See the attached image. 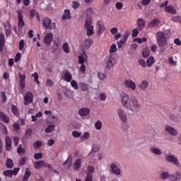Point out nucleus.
Returning a JSON list of instances; mask_svg holds the SVG:
<instances>
[{"instance_id": "1", "label": "nucleus", "mask_w": 181, "mask_h": 181, "mask_svg": "<svg viewBox=\"0 0 181 181\" xmlns=\"http://www.w3.org/2000/svg\"><path fill=\"white\" fill-rule=\"evenodd\" d=\"M94 13L93 8H87L83 13V16L86 17V20L84 24V28L87 30V36H93L94 35V25H93V21H91V16Z\"/></svg>"}, {"instance_id": "2", "label": "nucleus", "mask_w": 181, "mask_h": 181, "mask_svg": "<svg viewBox=\"0 0 181 181\" xmlns=\"http://www.w3.org/2000/svg\"><path fill=\"white\" fill-rule=\"evenodd\" d=\"M170 37V31H159L157 33L156 40L159 47H162V52H165V47L168 46V39Z\"/></svg>"}, {"instance_id": "3", "label": "nucleus", "mask_w": 181, "mask_h": 181, "mask_svg": "<svg viewBox=\"0 0 181 181\" xmlns=\"http://www.w3.org/2000/svg\"><path fill=\"white\" fill-rule=\"evenodd\" d=\"M141 107H142V105H141L139 100H138V98H136L135 96L132 97L130 107L128 108V110H130L132 112H138L141 110Z\"/></svg>"}, {"instance_id": "4", "label": "nucleus", "mask_w": 181, "mask_h": 181, "mask_svg": "<svg viewBox=\"0 0 181 181\" xmlns=\"http://www.w3.org/2000/svg\"><path fill=\"white\" fill-rule=\"evenodd\" d=\"M105 69L110 70V69H112L114 67V64H115V55L112 54H110L105 59Z\"/></svg>"}, {"instance_id": "5", "label": "nucleus", "mask_w": 181, "mask_h": 181, "mask_svg": "<svg viewBox=\"0 0 181 181\" xmlns=\"http://www.w3.org/2000/svg\"><path fill=\"white\" fill-rule=\"evenodd\" d=\"M42 25L44 28H46V29H56V23H52V20L47 17L44 18L42 21Z\"/></svg>"}, {"instance_id": "6", "label": "nucleus", "mask_w": 181, "mask_h": 181, "mask_svg": "<svg viewBox=\"0 0 181 181\" xmlns=\"http://www.w3.org/2000/svg\"><path fill=\"white\" fill-rule=\"evenodd\" d=\"M34 168L35 169H40V168H47L48 169H53L52 168V165L43 160L36 161L34 164Z\"/></svg>"}, {"instance_id": "7", "label": "nucleus", "mask_w": 181, "mask_h": 181, "mask_svg": "<svg viewBox=\"0 0 181 181\" xmlns=\"http://www.w3.org/2000/svg\"><path fill=\"white\" fill-rule=\"evenodd\" d=\"M30 103H33V93L30 91H28L24 96V104L25 105H29Z\"/></svg>"}, {"instance_id": "8", "label": "nucleus", "mask_w": 181, "mask_h": 181, "mask_svg": "<svg viewBox=\"0 0 181 181\" xmlns=\"http://www.w3.org/2000/svg\"><path fill=\"white\" fill-rule=\"evenodd\" d=\"M165 160L170 163H173V165H175V166H179V160H177V157L173 155H167L165 156Z\"/></svg>"}, {"instance_id": "9", "label": "nucleus", "mask_w": 181, "mask_h": 181, "mask_svg": "<svg viewBox=\"0 0 181 181\" xmlns=\"http://www.w3.org/2000/svg\"><path fill=\"white\" fill-rule=\"evenodd\" d=\"M122 104L124 108H128L131 107V99H129V95H126L122 98Z\"/></svg>"}, {"instance_id": "10", "label": "nucleus", "mask_w": 181, "mask_h": 181, "mask_svg": "<svg viewBox=\"0 0 181 181\" xmlns=\"http://www.w3.org/2000/svg\"><path fill=\"white\" fill-rule=\"evenodd\" d=\"M110 169L112 173L114 175H116L117 176H119V175H121V169H119L115 163L111 164Z\"/></svg>"}, {"instance_id": "11", "label": "nucleus", "mask_w": 181, "mask_h": 181, "mask_svg": "<svg viewBox=\"0 0 181 181\" xmlns=\"http://www.w3.org/2000/svg\"><path fill=\"white\" fill-rule=\"evenodd\" d=\"M165 130L167 132H168V134H170V135H172L173 136H177V135H179V132L170 126H168L165 128Z\"/></svg>"}, {"instance_id": "12", "label": "nucleus", "mask_w": 181, "mask_h": 181, "mask_svg": "<svg viewBox=\"0 0 181 181\" xmlns=\"http://www.w3.org/2000/svg\"><path fill=\"white\" fill-rule=\"evenodd\" d=\"M118 114L121 121L125 124L127 122V115H125V111L124 110L119 109Z\"/></svg>"}, {"instance_id": "13", "label": "nucleus", "mask_w": 181, "mask_h": 181, "mask_svg": "<svg viewBox=\"0 0 181 181\" xmlns=\"http://www.w3.org/2000/svg\"><path fill=\"white\" fill-rule=\"evenodd\" d=\"M73 160V156L70 154L67 160L63 163V166L65 169H69L71 166V162Z\"/></svg>"}, {"instance_id": "14", "label": "nucleus", "mask_w": 181, "mask_h": 181, "mask_svg": "<svg viewBox=\"0 0 181 181\" xmlns=\"http://www.w3.org/2000/svg\"><path fill=\"white\" fill-rule=\"evenodd\" d=\"M6 151H11L12 148V139L8 136H6Z\"/></svg>"}, {"instance_id": "15", "label": "nucleus", "mask_w": 181, "mask_h": 181, "mask_svg": "<svg viewBox=\"0 0 181 181\" xmlns=\"http://www.w3.org/2000/svg\"><path fill=\"white\" fill-rule=\"evenodd\" d=\"M124 85L128 87V88H131V90H135L136 88V85H135V82L131 80H126L124 82Z\"/></svg>"}, {"instance_id": "16", "label": "nucleus", "mask_w": 181, "mask_h": 181, "mask_svg": "<svg viewBox=\"0 0 181 181\" xmlns=\"http://www.w3.org/2000/svg\"><path fill=\"white\" fill-rule=\"evenodd\" d=\"M17 18L18 19L19 28H23V26H25V21H23V16H22V13H21V11H18Z\"/></svg>"}, {"instance_id": "17", "label": "nucleus", "mask_w": 181, "mask_h": 181, "mask_svg": "<svg viewBox=\"0 0 181 181\" xmlns=\"http://www.w3.org/2000/svg\"><path fill=\"white\" fill-rule=\"evenodd\" d=\"M145 25H146V23L144 18H139L137 20V29L139 30H142V29L145 28Z\"/></svg>"}, {"instance_id": "18", "label": "nucleus", "mask_w": 181, "mask_h": 181, "mask_svg": "<svg viewBox=\"0 0 181 181\" xmlns=\"http://www.w3.org/2000/svg\"><path fill=\"white\" fill-rule=\"evenodd\" d=\"M52 40H53V34L49 33L45 36L44 42L45 43H46V45H50Z\"/></svg>"}, {"instance_id": "19", "label": "nucleus", "mask_w": 181, "mask_h": 181, "mask_svg": "<svg viewBox=\"0 0 181 181\" xmlns=\"http://www.w3.org/2000/svg\"><path fill=\"white\" fill-rule=\"evenodd\" d=\"M128 36H129V35L128 34H125L124 35V37H122L119 42H117V47L119 49H121V47H122L123 45H125V43H127V39H128Z\"/></svg>"}, {"instance_id": "20", "label": "nucleus", "mask_w": 181, "mask_h": 181, "mask_svg": "<svg viewBox=\"0 0 181 181\" xmlns=\"http://www.w3.org/2000/svg\"><path fill=\"white\" fill-rule=\"evenodd\" d=\"M78 114L79 115H81V117H87V115L90 114V109H88V107H83L79 110Z\"/></svg>"}, {"instance_id": "21", "label": "nucleus", "mask_w": 181, "mask_h": 181, "mask_svg": "<svg viewBox=\"0 0 181 181\" xmlns=\"http://www.w3.org/2000/svg\"><path fill=\"white\" fill-rule=\"evenodd\" d=\"M149 87V82L148 81H143L139 85V88L142 91H145L146 88Z\"/></svg>"}, {"instance_id": "22", "label": "nucleus", "mask_w": 181, "mask_h": 181, "mask_svg": "<svg viewBox=\"0 0 181 181\" xmlns=\"http://www.w3.org/2000/svg\"><path fill=\"white\" fill-rule=\"evenodd\" d=\"M0 119L5 124H9V117L3 112H0Z\"/></svg>"}, {"instance_id": "23", "label": "nucleus", "mask_w": 181, "mask_h": 181, "mask_svg": "<svg viewBox=\"0 0 181 181\" xmlns=\"http://www.w3.org/2000/svg\"><path fill=\"white\" fill-rule=\"evenodd\" d=\"M165 9V12L168 13H172V15H175V13H176V8H173L172 6H166Z\"/></svg>"}, {"instance_id": "24", "label": "nucleus", "mask_w": 181, "mask_h": 181, "mask_svg": "<svg viewBox=\"0 0 181 181\" xmlns=\"http://www.w3.org/2000/svg\"><path fill=\"white\" fill-rule=\"evenodd\" d=\"M62 21H66V19H71V16H70V10L65 9L64 14L62 17Z\"/></svg>"}, {"instance_id": "25", "label": "nucleus", "mask_w": 181, "mask_h": 181, "mask_svg": "<svg viewBox=\"0 0 181 181\" xmlns=\"http://www.w3.org/2000/svg\"><path fill=\"white\" fill-rule=\"evenodd\" d=\"M98 28H99L98 35L99 36H101V35L103 34V32H104V23H103V21H99L98 22Z\"/></svg>"}, {"instance_id": "26", "label": "nucleus", "mask_w": 181, "mask_h": 181, "mask_svg": "<svg viewBox=\"0 0 181 181\" xmlns=\"http://www.w3.org/2000/svg\"><path fill=\"white\" fill-rule=\"evenodd\" d=\"M160 23V21H159L158 18H155L149 24H148V28H155V26H158Z\"/></svg>"}, {"instance_id": "27", "label": "nucleus", "mask_w": 181, "mask_h": 181, "mask_svg": "<svg viewBox=\"0 0 181 181\" xmlns=\"http://www.w3.org/2000/svg\"><path fill=\"white\" fill-rule=\"evenodd\" d=\"M64 78L65 81H67V83H70V81H71V80L73 79V76H71V74H70L69 71H66L64 75Z\"/></svg>"}, {"instance_id": "28", "label": "nucleus", "mask_w": 181, "mask_h": 181, "mask_svg": "<svg viewBox=\"0 0 181 181\" xmlns=\"http://www.w3.org/2000/svg\"><path fill=\"white\" fill-rule=\"evenodd\" d=\"M4 29L6 30V36H11V33H12V25H11V24H7L5 25Z\"/></svg>"}, {"instance_id": "29", "label": "nucleus", "mask_w": 181, "mask_h": 181, "mask_svg": "<svg viewBox=\"0 0 181 181\" xmlns=\"http://www.w3.org/2000/svg\"><path fill=\"white\" fill-rule=\"evenodd\" d=\"M81 91H88V85L83 82L78 83Z\"/></svg>"}, {"instance_id": "30", "label": "nucleus", "mask_w": 181, "mask_h": 181, "mask_svg": "<svg viewBox=\"0 0 181 181\" xmlns=\"http://www.w3.org/2000/svg\"><path fill=\"white\" fill-rule=\"evenodd\" d=\"M80 166H81V159H77L74 164V170H78L80 169Z\"/></svg>"}, {"instance_id": "31", "label": "nucleus", "mask_w": 181, "mask_h": 181, "mask_svg": "<svg viewBox=\"0 0 181 181\" xmlns=\"http://www.w3.org/2000/svg\"><path fill=\"white\" fill-rule=\"evenodd\" d=\"M6 166L8 169H12L13 168V160L11 158H7Z\"/></svg>"}, {"instance_id": "32", "label": "nucleus", "mask_w": 181, "mask_h": 181, "mask_svg": "<svg viewBox=\"0 0 181 181\" xmlns=\"http://www.w3.org/2000/svg\"><path fill=\"white\" fill-rule=\"evenodd\" d=\"M154 63L155 59L153 58V57H150L146 61L148 67H152V64H153Z\"/></svg>"}, {"instance_id": "33", "label": "nucleus", "mask_w": 181, "mask_h": 181, "mask_svg": "<svg viewBox=\"0 0 181 181\" xmlns=\"http://www.w3.org/2000/svg\"><path fill=\"white\" fill-rule=\"evenodd\" d=\"M151 151L152 153H154V155H162V151L159 148L151 147Z\"/></svg>"}, {"instance_id": "34", "label": "nucleus", "mask_w": 181, "mask_h": 181, "mask_svg": "<svg viewBox=\"0 0 181 181\" xmlns=\"http://www.w3.org/2000/svg\"><path fill=\"white\" fill-rule=\"evenodd\" d=\"M30 176V170H29V168H27L25 170V173L23 177V181H28V179H29V177Z\"/></svg>"}, {"instance_id": "35", "label": "nucleus", "mask_w": 181, "mask_h": 181, "mask_svg": "<svg viewBox=\"0 0 181 181\" xmlns=\"http://www.w3.org/2000/svg\"><path fill=\"white\" fill-rule=\"evenodd\" d=\"M42 145H43V143H42V141H37L33 144V148H35V149H39V148H42Z\"/></svg>"}, {"instance_id": "36", "label": "nucleus", "mask_w": 181, "mask_h": 181, "mask_svg": "<svg viewBox=\"0 0 181 181\" xmlns=\"http://www.w3.org/2000/svg\"><path fill=\"white\" fill-rule=\"evenodd\" d=\"M1 101H2L3 104H5V103H6V101H8V98L6 97V94L5 93L4 91H2L1 93Z\"/></svg>"}, {"instance_id": "37", "label": "nucleus", "mask_w": 181, "mask_h": 181, "mask_svg": "<svg viewBox=\"0 0 181 181\" xmlns=\"http://www.w3.org/2000/svg\"><path fill=\"white\" fill-rule=\"evenodd\" d=\"M11 112H13V114H14V115H16V117H18V115H19V112H18V107H16V105H13L11 106Z\"/></svg>"}, {"instance_id": "38", "label": "nucleus", "mask_w": 181, "mask_h": 181, "mask_svg": "<svg viewBox=\"0 0 181 181\" xmlns=\"http://www.w3.org/2000/svg\"><path fill=\"white\" fill-rule=\"evenodd\" d=\"M84 47L86 49H90L91 47V40H85L83 42Z\"/></svg>"}, {"instance_id": "39", "label": "nucleus", "mask_w": 181, "mask_h": 181, "mask_svg": "<svg viewBox=\"0 0 181 181\" xmlns=\"http://www.w3.org/2000/svg\"><path fill=\"white\" fill-rule=\"evenodd\" d=\"M149 54H151V49L149 48H146L142 52L143 57H148Z\"/></svg>"}, {"instance_id": "40", "label": "nucleus", "mask_w": 181, "mask_h": 181, "mask_svg": "<svg viewBox=\"0 0 181 181\" xmlns=\"http://www.w3.org/2000/svg\"><path fill=\"white\" fill-rule=\"evenodd\" d=\"M54 127L55 126L54 124H52V125L49 126L48 127L46 128L45 132L47 134H50L51 132L54 131Z\"/></svg>"}, {"instance_id": "41", "label": "nucleus", "mask_w": 181, "mask_h": 181, "mask_svg": "<svg viewBox=\"0 0 181 181\" xmlns=\"http://www.w3.org/2000/svg\"><path fill=\"white\" fill-rule=\"evenodd\" d=\"M171 177H174L175 180H180L181 179V173L177 172L175 175H171Z\"/></svg>"}, {"instance_id": "42", "label": "nucleus", "mask_w": 181, "mask_h": 181, "mask_svg": "<svg viewBox=\"0 0 181 181\" xmlns=\"http://www.w3.org/2000/svg\"><path fill=\"white\" fill-rule=\"evenodd\" d=\"M43 158V153H36L34 154V159L35 160H39V159H42Z\"/></svg>"}, {"instance_id": "43", "label": "nucleus", "mask_w": 181, "mask_h": 181, "mask_svg": "<svg viewBox=\"0 0 181 181\" xmlns=\"http://www.w3.org/2000/svg\"><path fill=\"white\" fill-rule=\"evenodd\" d=\"M4 176H8L9 177H12L13 176V173H12L11 170H7L4 172Z\"/></svg>"}, {"instance_id": "44", "label": "nucleus", "mask_w": 181, "mask_h": 181, "mask_svg": "<svg viewBox=\"0 0 181 181\" xmlns=\"http://www.w3.org/2000/svg\"><path fill=\"white\" fill-rule=\"evenodd\" d=\"M94 167L93 166H88L86 168V173H88V175H91V173H94Z\"/></svg>"}, {"instance_id": "45", "label": "nucleus", "mask_w": 181, "mask_h": 181, "mask_svg": "<svg viewBox=\"0 0 181 181\" xmlns=\"http://www.w3.org/2000/svg\"><path fill=\"white\" fill-rule=\"evenodd\" d=\"M63 50L65 53H70V49L69 48V44H67V42L64 43Z\"/></svg>"}, {"instance_id": "46", "label": "nucleus", "mask_w": 181, "mask_h": 181, "mask_svg": "<svg viewBox=\"0 0 181 181\" xmlns=\"http://www.w3.org/2000/svg\"><path fill=\"white\" fill-rule=\"evenodd\" d=\"M32 76L34 77V81L35 83H37V84H40V81H39V74L37 72L32 74Z\"/></svg>"}, {"instance_id": "47", "label": "nucleus", "mask_w": 181, "mask_h": 181, "mask_svg": "<svg viewBox=\"0 0 181 181\" xmlns=\"http://www.w3.org/2000/svg\"><path fill=\"white\" fill-rule=\"evenodd\" d=\"M170 119L171 121H174V122H179V117L175 115H170Z\"/></svg>"}, {"instance_id": "48", "label": "nucleus", "mask_w": 181, "mask_h": 181, "mask_svg": "<svg viewBox=\"0 0 181 181\" xmlns=\"http://www.w3.org/2000/svg\"><path fill=\"white\" fill-rule=\"evenodd\" d=\"M95 127L100 130L101 129V128H103V123L101 122V121L98 120L95 123Z\"/></svg>"}, {"instance_id": "49", "label": "nucleus", "mask_w": 181, "mask_h": 181, "mask_svg": "<svg viewBox=\"0 0 181 181\" xmlns=\"http://www.w3.org/2000/svg\"><path fill=\"white\" fill-rule=\"evenodd\" d=\"M98 76L100 78V80H101L102 81H103V80H105V78H107V75L105 74H103L101 72H99L98 74Z\"/></svg>"}, {"instance_id": "50", "label": "nucleus", "mask_w": 181, "mask_h": 181, "mask_svg": "<svg viewBox=\"0 0 181 181\" xmlns=\"http://www.w3.org/2000/svg\"><path fill=\"white\" fill-rule=\"evenodd\" d=\"M98 151H100V148H98V146H95H95H93L92 147V149H91V151H90L89 155H93V153H94V152H98Z\"/></svg>"}, {"instance_id": "51", "label": "nucleus", "mask_w": 181, "mask_h": 181, "mask_svg": "<svg viewBox=\"0 0 181 181\" xmlns=\"http://www.w3.org/2000/svg\"><path fill=\"white\" fill-rule=\"evenodd\" d=\"M71 86L73 87L75 90H78V84L77 83V81L76 80H73L71 82Z\"/></svg>"}, {"instance_id": "52", "label": "nucleus", "mask_w": 181, "mask_h": 181, "mask_svg": "<svg viewBox=\"0 0 181 181\" xmlns=\"http://www.w3.org/2000/svg\"><path fill=\"white\" fill-rule=\"evenodd\" d=\"M117 52V45L112 44L110 47V53H115Z\"/></svg>"}, {"instance_id": "53", "label": "nucleus", "mask_w": 181, "mask_h": 181, "mask_svg": "<svg viewBox=\"0 0 181 181\" xmlns=\"http://www.w3.org/2000/svg\"><path fill=\"white\" fill-rule=\"evenodd\" d=\"M26 162H28V158L23 157L19 161V165H21V166H23Z\"/></svg>"}, {"instance_id": "54", "label": "nucleus", "mask_w": 181, "mask_h": 181, "mask_svg": "<svg viewBox=\"0 0 181 181\" xmlns=\"http://www.w3.org/2000/svg\"><path fill=\"white\" fill-rule=\"evenodd\" d=\"M32 129H28L26 132H25V135L24 136V138H26L27 139L29 138V136H32Z\"/></svg>"}, {"instance_id": "55", "label": "nucleus", "mask_w": 181, "mask_h": 181, "mask_svg": "<svg viewBox=\"0 0 181 181\" xmlns=\"http://www.w3.org/2000/svg\"><path fill=\"white\" fill-rule=\"evenodd\" d=\"M18 153H25L26 152V150L23 148H22V145H20L17 148Z\"/></svg>"}, {"instance_id": "56", "label": "nucleus", "mask_w": 181, "mask_h": 181, "mask_svg": "<svg viewBox=\"0 0 181 181\" xmlns=\"http://www.w3.org/2000/svg\"><path fill=\"white\" fill-rule=\"evenodd\" d=\"M88 138H90V133L88 132H86L84 135L81 136L82 141H86V139H88Z\"/></svg>"}, {"instance_id": "57", "label": "nucleus", "mask_w": 181, "mask_h": 181, "mask_svg": "<svg viewBox=\"0 0 181 181\" xmlns=\"http://www.w3.org/2000/svg\"><path fill=\"white\" fill-rule=\"evenodd\" d=\"M139 33V31L138 30V28H134L132 30V37H136V36H138Z\"/></svg>"}, {"instance_id": "58", "label": "nucleus", "mask_w": 181, "mask_h": 181, "mask_svg": "<svg viewBox=\"0 0 181 181\" xmlns=\"http://www.w3.org/2000/svg\"><path fill=\"white\" fill-rule=\"evenodd\" d=\"M72 136H74V138H80V136H81V132L74 131L72 132Z\"/></svg>"}, {"instance_id": "59", "label": "nucleus", "mask_w": 181, "mask_h": 181, "mask_svg": "<svg viewBox=\"0 0 181 181\" xmlns=\"http://www.w3.org/2000/svg\"><path fill=\"white\" fill-rule=\"evenodd\" d=\"M25 47V41L23 40H21L19 42V49L22 50Z\"/></svg>"}, {"instance_id": "60", "label": "nucleus", "mask_w": 181, "mask_h": 181, "mask_svg": "<svg viewBox=\"0 0 181 181\" xmlns=\"http://www.w3.org/2000/svg\"><path fill=\"white\" fill-rule=\"evenodd\" d=\"M0 43L5 45V35L2 33L0 34Z\"/></svg>"}, {"instance_id": "61", "label": "nucleus", "mask_w": 181, "mask_h": 181, "mask_svg": "<svg viewBox=\"0 0 181 181\" xmlns=\"http://www.w3.org/2000/svg\"><path fill=\"white\" fill-rule=\"evenodd\" d=\"M173 22H179V23H181V17L180 16H176L172 18Z\"/></svg>"}, {"instance_id": "62", "label": "nucleus", "mask_w": 181, "mask_h": 181, "mask_svg": "<svg viewBox=\"0 0 181 181\" xmlns=\"http://www.w3.org/2000/svg\"><path fill=\"white\" fill-rule=\"evenodd\" d=\"M168 62L171 66H176V61L173 60V57H169Z\"/></svg>"}, {"instance_id": "63", "label": "nucleus", "mask_w": 181, "mask_h": 181, "mask_svg": "<svg viewBox=\"0 0 181 181\" xmlns=\"http://www.w3.org/2000/svg\"><path fill=\"white\" fill-rule=\"evenodd\" d=\"M139 64L141 66V67H146V62L144 59L139 60Z\"/></svg>"}, {"instance_id": "64", "label": "nucleus", "mask_w": 181, "mask_h": 181, "mask_svg": "<svg viewBox=\"0 0 181 181\" xmlns=\"http://www.w3.org/2000/svg\"><path fill=\"white\" fill-rule=\"evenodd\" d=\"M86 181H93V175L91 174H88L86 177Z\"/></svg>"}]
</instances>
